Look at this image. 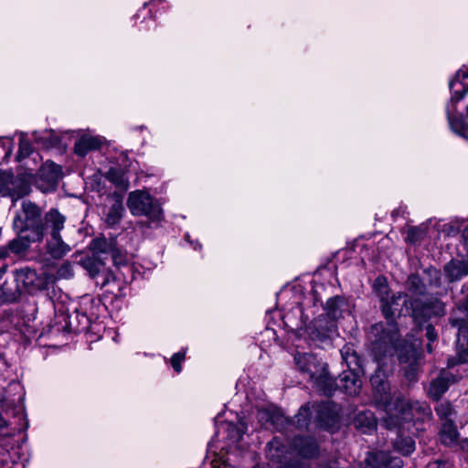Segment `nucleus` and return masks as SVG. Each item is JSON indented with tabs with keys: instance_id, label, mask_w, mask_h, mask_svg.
Listing matches in <instances>:
<instances>
[{
	"instance_id": "obj_23",
	"label": "nucleus",
	"mask_w": 468,
	"mask_h": 468,
	"mask_svg": "<svg viewBox=\"0 0 468 468\" xmlns=\"http://www.w3.org/2000/svg\"><path fill=\"white\" fill-rule=\"evenodd\" d=\"M259 420L261 421H264L262 425L265 428L273 427L276 430H280V425H283L286 419L279 412L273 411L270 412L269 410H261L258 414Z\"/></svg>"
},
{
	"instance_id": "obj_20",
	"label": "nucleus",
	"mask_w": 468,
	"mask_h": 468,
	"mask_svg": "<svg viewBox=\"0 0 468 468\" xmlns=\"http://www.w3.org/2000/svg\"><path fill=\"white\" fill-rule=\"evenodd\" d=\"M348 310V304L343 297H334L327 300L325 303V311L327 315L336 320L343 315V314Z\"/></svg>"
},
{
	"instance_id": "obj_13",
	"label": "nucleus",
	"mask_w": 468,
	"mask_h": 468,
	"mask_svg": "<svg viewBox=\"0 0 468 468\" xmlns=\"http://www.w3.org/2000/svg\"><path fill=\"white\" fill-rule=\"evenodd\" d=\"M444 274L449 282L460 281L468 275V258L452 260L444 266Z\"/></svg>"
},
{
	"instance_id": "obj_11",
	"label": "nucleus",
	"mask_w": 468,
	"mask_h": 468,
	"mask_svg": "<svg viewBox=\"0 0 468 468\" xmlns=\"http://www.w3.org/2000/svg\"><path fill=\"white\" fill-rule=\"evenodd\" d=\"M92 248L97 253L111 255L115 264H122L124 261L123 255L117 248L114 239L98 238L93 240Z\"/></svg>"
},
{
	"instance_id": "obj_34",
	"label": "nucleus",
	"mask_w": 468,
	"mask_h": 468,
	"mask_svg": "<svg viewBox=\"0 0 468 468\" xmlns=\"http://www.w3.org/2000/svg\"><path fill=\"white\" fill-rule=\"evenodd\" d=\"M12 139L0 137V159L9 158L12 153Z\"/></svg>"
},
{
	"instance_id": "obj_42",
	"label": "nucleus",
	"mask_w": 468,
	"mask_h": 468,
	"mask_svg": "<svg viewBox=\"0 0 468 468\" xmlns=\"http://www.w3.org/2000/svg\"><path fill=\"white\" fill-rule=\"evenodd\" d=\"M114 282H115V277L111 273H107L104 277L101 286L102 287L111 286L112 283H114Z\"/></svg>"
},
{
	"instance_id": "obj_21",
	"label": "nucleus",
	"mask_w": 468,
	"mask_h": 468,
	"mask_svg": "<svg viewBox=\"0 0 468 468\" xmlns=\"http://www.w3.org/2000/svg\"><path fill=\"white\" fill-rule=\"evenodd\" d=\"M293 444L303 457L312 458L318 453V445L312 438L298 437L294 440Z\"/></svg>"
},
{
	"instance_id": "obj_33",
	"label": "nucleus",
	"mask_w": 468,
	"mask_h": 468,
	"mask_svg": "<svg viewBox=\"0 0 468 468\" xmlns=\"http://www.w3.org/2000/svg\"><path fill=\"white\" fill-rule=\"evenodd\" d=\"M435 411L443 422L446 421L447 420H452L451 417L453 414L452 407L447 401L440 403L435 408Z\"/></svg>"
},
{
	"instance_id": "obj_5",
	"label": "nucleus",
	"mask_w": 468,
	"mask_h": 468,
	"mask_svg": "<svg viewBox=\"0 0 468 468\" xmlns=\"http://www.w3.org/2000/svg\"><path fill=\"white\" fill-rule=\"evenodd\" d=\"M127 207L133 216H145L154 221L163 218V210L158 202L144 190L131 192L127 198Z\"/></svg>"
},
{
	"instance_id": "obj_7",
	"label": "nucleus",
	"mask_w": 468,
	"mask_h": 468,
	"mask_svg": "<svg viewBox=\"0 0 468 468\" xmlns=\"http://www.w3.org/2000/svg\"><path fill=\"white\" fill-rule=\"evenodd\" d=\"M42 222L39 207L30 201H23L22 209L14 218V228L20 232L32 230L34 236Z\"/></svg>"
},
{
	"instance_id": "obj_26",
	"label": "nucleus",
	"mask_w": 468,
	"mask_h": 468,
	"mask_svg": "<svg viewBox=\"0 0 468 468\" xmlns=\"http://www.w3.org/2000/svg\"><path fill=\"white\" fill-rule=\"evenodd\" d=\"M105 177L118 187L127 188L129 186L128 178L121 168L111 167L106 172Z\"/></svg>"
},
{
	"instance_id": "obj_52",
	"label": "nucleus",
	"mask_w": 468,
	"mask_h": 468,
	"mask_svg": "<svg viewBox=\"0 0 468 468\" xmlns=\"http://www.w3.org/2000/svg\"><path fill=\"white\" fill-rule=\"evenodd\" d=\"M431 271H433L435 275L438 274V271L436 270H432Z\"/></svg>"
},
{
	"instance_id": "obj_53",
	"label": "nucleus",
	"mask_w": 468,
	"mask_h": 468,
	"mask_svg": "<svg viewBox=\"0 0 468 468\" xmlns=\"http://www.w3.org/2000/svg\"><path fill=\"white\" fill-rule=\"evenodd\" d=\"M108 291H109V292H112V293L114 292V291H113L112 289H111V288H110V289H108Z\"/></svg>"
},
{
	"instance_id": "obj_3",
	"label": "nucleus",
	"mask_w": 468,
	"mask_h": 468,
	"mask_svg": "<svg viewBox=\"0 0 468 468\" xmlns=\"http://www.w3.org/2000/svg\"><path fill=\"white\" fill-rule=\"evenodd\" d=\"M294 360L299 370L306 374L320 391L326 396L335 391V379L328 375L325 363L307 353H298Z\"/></svg>"
},
{
	"instance_id": "obj_43",
	"label": "nucleus",
	"mask_w": 468,
	"mask_h": 468,
	"mask_svg": "<svg viewBox=\"0 0 468 468\" xmlns=\"http://www.w3.org/2000/svg\"><path fill=\"white\" fill-rule=\"evenodd\" d=\"M461 309L466 313V315L468 317V295L465 297L464 301L463 302V303L461 305Z\"/></svg>"
},
{
	"instance_id": "obj_4",
	"label": "nucleus",
	"mask_w": 468,
	"mask_h": 468,
	"mask_svg": "<svg viewBox=\"0 0 468 468\" xmlns=\"http://www.w3.org/2000/svg\"><path fill=\"white\" fill-rule=\"evenodd\" d=\"M468 79V68L457 71L454 79L450 81L452 97L446 106V112L451 129L462 137L468 139V122L463 123V117H455L456 103L463 99L468 92V86L465 87L462 81Z\"/></svg>"
},
{
	"instance_id": "obj_40",
	"label": "nucleus",
	"mask_w": 468,
	"mask_h": 468,
	"mask_svg": "<svg viewBox=\"0 0 468 468\" xmlns=\"http://www.w3.org/2000/svg\"><path fill=\"white\" fill-rule=\"evenodd\" d=\"M427 468H454L452 463L450 462H434L429 463Z\"/></svg>"
},
{
	"instance_id": "obj_19",
	"label": "nucleus",
	"mask_w": 468,
	"mask_h": 468,
	"mask_svg": "<svg viewBox=\"0 0 468 468\" xmlns=\"http://www.w3.org/2000/svg\"><path fill=\"white\" fill-rule=\"evenodd\" d=\"M31 242H34L32 236H19L10 240L5 246L0 247V250H5L7 259L11 253L15 255L24 254L29 249Z\"/></svg>"
},
{
	"instance_id": "obj_16",
	"label": "nucleus",
	"mask_w": 468,
	"mask_h": 468,
	"mask_svg": "<svg viewBox=\"0 0 468 468\" xmlns=\"http://www.w3.org/2000/svg\"><path fill=\"white\" fill-rule=\"evenodd\" d=\"M102 144V139L98 136L85 134L74 144V153L80 157L86 156L90 152L98 150Z\"/></svg>"
},
{
	"instance_id": "obj_10",
	"label": "nucleus",
	"mask_w": 468,
	"mask_h": 468,
	"mask_svg": "<svg viewBox=\"0 0 468 468\" xmlns=\"http://www.w3.org/2000/svg\"><path fill=\"white\" fill-rule=\"evenodd\" d=\"M61 176V168L53 162L47 161L39 170L37 187L42 192L53 190Z\"/></svg>"
},
{
	"instance_id": "obj_41",
	"label": "nucleus",
	"mask_w": 468,
	"mask_h": 468,
	"mask_svg": "<svg viewBox=\"0 0 468 468\" xmlns=\"http://www.w3.org/2000/svg\"><path fill=\"white\" fill-rule=\"evenodd\" d=\"M426 336L430 342H433L436 339L437 335L435 333L433 326L428 325L426 327Z\"/></svg>"
},
{
	"instance_id": "obj_27",
	"label": "nucleus",
	"mask_w": 468,
	"mask_h": 468,
	"mask_svg": "<svg viewBox=\"0 0 468 468\" xmlns=\"http://www.w3.org/2000/svg\"><path fill=\"white\" fill-rule=\"evenodd\" d=\"M20 297L19 290L8 282L0 285V304L13 303Z\"/></svg>"
},
{
	"instance_id": "obj_54",
	"label": "nucleus",
	"mask_w": 468,
	"mask_h": 468,
	"mask_svg": "<svg viewBox=\"0 0 468 468\" xmlns=\"http://www.w3.org/2000/svg\"><path fill=\"white\" fill-rule=\"evenodd\" d=\"M35 139L37 142H39V140H40L38 137H36Z\"/></svg>"
},
{
	"instance_id": "obj_48",
	"label": "nucleus",
	"mask_w": 468,
	"mask_h": 468,
	"mask_svg": "<svg viewBox=\"0 0 468 468\" xmlns=\"http://www.w3.org/2000/svg\"><path fill=\"white\" fill-rule=\"evenodd\" d=\"M431 342L429 341V344L427 345V349L429 352H431L432 351V348H431Z\"/></svg>"
},
{
	"instance_id": "obj_17",
	"label": "nucleus",
	"mask_w": 468,
	"mask_h": 468,
	"mask_svg": "<svg viewBox=\"0 0 468 468\" xmlns=\"http://www.w3.org/2000/svg\"><path fill=\"white\" fill-rule=\"evenodd\" d=\"M45 238L47 252L53 259H61L71 250V247L62 239L61 235Z\"/></svg>"
},
{
	"instance_id": "obj_29",
	"label": "nucleus",
	"mask_w": 468,
	"mask_h": 468,
	"mask_svg": "<svg viewBox=\"0 0 468 468\" xmlns=\"http://www.w3.org/2000/svg\"><path fill=\"white\" fill-rule=\"evenodd\" d=\"M82 265L90 276L95 277L101 271L103 263L98 257L90 256L82 260Z\"/></svg>"
},
{
	"instance_id": "obj_55",
	"label": "nucleus",
	"mask_w": 468,
	"mask_h": 468,
	"mask_svg": "<svg viewBox=\"0 0 468 468\" xmlns=\"http://www.w3.org/2000/svg\"><path fill=\"white\" fill-rule=\"evenodd\" d=\"M273 444H274V441L271 442V443H270L271 447H272V446H273Z\"/></svg>"
},
{
	"instance_id": "obj_47",
	"label": "nucleus",
	"mask_w": 468,
	"mask_h": 468,
	"mask_svg": "<svg viewBox=\"0 0 468 468\" xmlns=\"http://www.w3.org/2000/svg\"><path fill=\"white\" fill-rule=\"evenodd\" d=\"M463 237L464 239H468V228L463 230Z\"/></svg>"
},
{
	"instance_id": "obj_25",
	"label": "nucleus",
	"mask_w": 468,
	"mask_h": 468,
	"mask_svg": "<svg viewBox=\"0 0 468 468\" xmlns=\"http://www.w3.org/2000/svg\"><path fill=\"white\" fill-rule=\"evenodd\" d=\"M355 425L363 432L374 430L377 426L376 419L370 411L360 412L355 419Z\"/></svg>"
},
{
	"instance_id": "obj_15",
	"label": "nucleus",
	"mask_w": 468,
	"mask_h": 468,
	"mask_svg": "<svg viewBox=\"0 0 468 468\" xmlns=\"http://www.w3.org/2000/svg\"><path fill=\"white\" fill-rule=\"evenodd\" d=\"M372 468H401L402 461L398 457H391L388 452H378L367 458Z\"/></svg>"
},
{
	"instance_id": "obj_39",
	"label": "nucleus",
	"mask_w": 468,
	"mask_h": 468,
	"mask_svg": "<svg viewBox=\"0 0 468 468\" xmlns=\"http://www.w3.org/2000/svg\"><path fill=\"white\" fill-rule=\"evenodd\" d=\"M6 252L4 250H0V280L6 273L8 265L5 263Z\"/></svg>"
},
{
	"instance_id": "obj_45",
	"label": "nucleus",
	"mask_w": 468,
	"mask_h": 468,
	"mask_svg": "<svg viewBox=\"0 0 468 468\" xmlns=\"http://www.w3.org/2000/svg\"><path fill=\"white\" fill-rule=\"evenodd\" d=\"M461 447L463 452L468 453V439H465L461 442Z\"/></svg>"
},
{
	"instance_id": "obj_37",
	"label": "nucleus",
	"mask_w": 468,
	"mask_h": 468,
	"mask_svg": "<svg viewBox=\"0 0 468 468\" xmlns=\"http://www.w3.org/2000/svg\"><path fill=\"white\" fill-rule=\"evenodd\" d=\"M468 362V350L463 349L458 352L455 357L448 360V367H452L457 364H463Z\"/></svg>"
},
{
	"instance_id": "obj_1",
	"label": "nucleus",
	"mask_w": 468,
	"mask_h": 468,
	"mask_svg": "<svg viewBox=\"0 0 468 468\" xmlns=\"http://www.w3.org/2000/svg\"><path fill=\"white\" fill-rule=\"evenodd\" d=\"M370 381L375 390L376 401L383 404L386 411L381 425L388 430L398 429V436L393 442L394 448L404 455L410 454L415 450V441L405 433L415 434L424 430V422L430 421L431 416L430 407L425 403H410L405 399H399L395 402L389 401L388 385L381 378L380 370L371 377Z\"/></svg>"
},
{
	"instance_id": "obj_6",
	"label": "nucleus",
	"mask_w": 468,
	"mask_h": 468,
	"mask_svg": "<svg viewBox=\"0 0 468 468\" xmlns=\"http://www.w3.org/2000/svg\"><path fill=\"white\" fill-rule=\"evenodd\" d=\"M31 176H15L12 172L0 171V195L9 197L14 202L30 192Z\"/></svg>"
},
{
	"instance_id": "obj_14",
	"label": "nucleus",
	"mask_w": 468,
	"mask_h": 468,
	"mask_svg": "<svg viewBox=\"0 0 468 468\" xmlns=\"http://www.w3.org/2000/svg\"><path fill=\"white\" fill-rule=\"evenodd\" d=\"M312 409L317 413L320 425L326 429L332 428L338 421L337 411L332 408L329 402L313 405Z\"/></svg>"
},
{
	"instance_id": "obj_49",
	"label": "nucleus",
	"mask_w": 468,
	"mask_h": 468,
	"mask_svg": "<svg viewBox=\"0 0 468 468\" xmlns=\"http://www.w3.org/2000/svg\"><path fill=\"white\" fill-rule=\"evenodd\" d=\"M379 328H382V326H381V325H376V326L374 327V330H376L377 332H378Z\"/></svg>"
},
{
	"instance_id": "obj_8",
	"label": "nucleus",
	"mask_w": 468,
	"mask_h": 468,
	"mask_svg": "<svg viewBox=\"0 0 468 468\" xmlns=\"http://www.w3.org/2000/svg\"><path fill=\"white\" fill-rule=\"evenodd\" d=\"M16 287L19 290L20 295L23 292L33 294L42 291L46 287L45 279L29 267H23L13 271Z\"/></svg>"
},
{
	"instance_id": "obj_44",
	"label": "nucleus",
	"mask_w": 468,
	"mask_h": 468,
	"mask_svg": "<svg viewBox=\"0 0 468 468\" xmlns=\"http://www.w3.org/2000/svg\"><path fill=\"white\" fill-rule=\"evenodd\" d=\"M452 324L453 326H457L459 328V334H461L463 328V322L458 319H455L452 321Z\"/></svg>"
},
{
	"instance_id": "obj_32",
	"label": "nucleus",
	"mask_w": 468,
	"mask_h": 468,
	"mask_svg": "<svg viewBox=\"0 0 468 468\" xmlns=\"http://www.w3.org/2000/svg\"><path fill=\"white\" fill-rule=\"evenodd\" d=\"M27 134L24 132L19 133V149L16 159L21 161L23 158H26L32 152V147L30 143L27 139Z\"/></svg>"
},
{
	"instance_id": "obj_2",
	"label": "nucleus",
	"mask_w": 468,
	"mask_h": 468,
	"mask_svg": "<svg viewBox=\"0 0 468 468\" xmlns=\"http://www.w3.org/2000/svg\"><path fill=\"white\" fill-rule=\"evenodd\" d=\"M373 288L379 298L382 313L388 321V326L390 327L387 334L384 332L385 335L380 337V340L384 344H389L398 352V357L400 362L406 363L415 360L418 354L415 346L413 344L406 346L405 352L403 349H400L397 345L398 337L396 327L391 324L392 318L395 316L396 313L402 312V309H399L400 302H402L408 309L407 294L399 292L397 294L390 295L387 280L382 276H378L374 281Z\"/></svg>"
},
{
	"instance_id": "obj_12",
	"label": "nucleus",
	"mask_w": 468,
	"mask_h": 468,
	"mask_svg": "<svg viewBox=\"0 0 468 468\" xmlns=\"http://www.w3.org/2000/svg\"><path fill=\"white\" fill-rule=\"evenodd\" d=\"M362 375L363 374L356 373V371H343V373L339 375V384L335 382V388L339 387L350 396L356 395L359 393L362 387V381L360 379Z\"/></svg>"
},
{
	"instance_id": "obj_46",
	"label": "nucleus",
	"mask_w": 468,
	"mask_h": 468,
	"mask_svg": "<svg viewBox=\"0 0 468 468\" xmlns=\"http://www.w3.org/2000/svg\"><path fill=\"white\" fill-rule=\"evenodd\" d=\"M7 427V421L0 415V430Z\"/></svg>"
},
{
	"instance_id": "obj_31",
	"label": "nucleus",
	"mask_w": 468,
	"mask_h": 468,
	"mask_svg": "<svg viewBox=\"0 0 468 468\" xmlns=\"http://www.w3.org/2000/svg\"><path fill=\"white\" fill-rule=\"evenodd\" d=\"M310 406L305 405L303 406L300 410L298 414L295 416L293 422L297 425L299 429H303L308 427L310 423Z\"/></svg>"
},
{
	"instance_id": "obj_9",
	"label": "nucleus",
	"mask_w": 468,
	"mask_h": 468,
	"mask_svg": "<svg viewBox=\"0 0 468 468\" xmlns=\"http://www.w3.org/2000/svg\"><path fill=\"white\" fill-rule=\"evenodd\" d=\"M66 217L57 209H50L46 213L40 227L36 234L32 236L33 241H42L45 237L60 235L64 229Z\"/></svg>"
},
{
	"instance_id": "obj_22",
	"label": "nucleus",
	"mask_w": 468,
	"mask_h": 468,
	"mask_svg": "<svg viewBox=\"0 0 468 468\" xmlns=\"http://www.w3.org/2000/svg\"><path fill=\"white\" fill-rule=\"evenodd\" d=\"M341 354L342 358L348 368L346 371H356V373L364 375L362 360L350 346H345L342 349Z\"/></svg>"
},
{
	"instance_id": "obj_36",
	"label": "nucleus",
	"mask_w": 468,
	"mask_h": 468,
	"mask_svg": "<svg viewBox=\"0 0 468 468\" xmlns=\"http://www.w3.org/2000/svg\"><path fill=\"white\" fill-rule=\"evenodd\" d=\"M73 275V267L69 262H64L57 271V276L59 279H70Z\"/></svg>"
},
{
	"instance_id": "obj_30",
	"label": "nucleus",
	"mask_w": 468,
	"mask_h": 468,
	"mask_svg": "<svg viewBox=\"0 0 468 468\" xmlns=\"http://www.w3.org/2000/svg\"><path fill=\"white\" fill-rule=\"evenodd\" d=\"M228 437L232 442H238L243 436L246 426L243 422L239 424L226 423Z\"/></svg>"
},
{
	"instance_id": "obj_24",
	"label": "nucleus",
	"mask_w": 468,
	"mask_h": 468,
	"mask_svg": "<svg viewBox=\"0 0 468 468\" xmlns=\"http://www.w3.org/2000/svg\"><path fill=\"white\" fill-rule=\"evenodd\" d=\"M441 440L445 445H453L457 442L459 433L452 420H447L442 423L440 432Z\"/></svg>"
},
{
	"instance_id": "obj_28",
	"label": "nucleus",
	"mask_w": 468,
	"mask_h": 468,
	"mask_svg": "<svg viewBox=\"0 0 468 468\" xmlns=\"http://www.w3.org/2000/svg\"><path fill=\"white\" fill-rule=\"evenodd\" d=\"M123 212V207L122 201L115 200L114 203L109 208L105 221L108 225L113 226L120 222Z\"/></svg>"
},
{
	"instance_id": "obj_51",
	"label": "nucleus",
	"mask_w": 468,
	"mask_h": 468,
	"mask_svg": "<svg viewBox=\"0 0 468 468\" xmlns=\"http://www.w3.org/2000/svg\"><path fill=\"white\" fill-rule=\"evenodd\" d=\"M439 304H440L441 311L443 313V306L441 303H439Z\"/></svg>"
},
{
	"instance_id": "obj_35",
	"label": "nucleus",
	"mask_w": 468,
	"mask_h": 468,
	"mask_svg": "<svg viewBox=\"0 0 468 468\" xmlns=\"http://www.w3.org/2000/svg\"><path fill=\"white\" fill-rule=\"evenodd\" d=\"M424 229L421 227H411L408 229L406 239L411 243L420 240L424 237Z\"/></svg>"
},
{
	"instance_id": "obj_18",
	"label": "nucleus",
	"mask_w": 468,
	"mask_h": 468,
	"mask_svg": "<svg viewBox=\"0 0 468 468\" xmlns=\"http://www.w3.org/2000/svg\"><path fill=\"white\" fill-rule=\"evenodd\" d=\"M455 381H456V379L452 375L446 374L444 372L441 373V375L439 378H437L431 383L429 391H428L429 396L435 400L440 399V398L448 389L449 383L450 382L453 383Z\"/></svg>"
},
{
	"instance_id": "obj_38",
	"label": "nucleus",
	"mask_w": 468,
	"mask_h": 468,
	"mask_svg": "<svg viewBox=\"0 0 468 468\" xmlns=\"http://www.w3.org/2000/svg\"><path fill=\"white\" fill-rule=\"evenodd\" d=\"M186 357V352H178L173 355L171 357V365L175 371L177 373L181 372V363L185 360Z\"/></svg>"
},
{
	"instance_id": "obj_50",
	"label": "nucleus",
	"mask_w": 468,
	"mask_h": 468,
	"mask_svg": "<svg viewBox=\"0 0 468 468\" xmlns=\"http://www.w3.org/2000/svg\"><path fill=\"white\" fill-rule=\"evenodd\" d=\"M435 285H436V286H439V285H440V282H439V280H436V282H435Z\"/></svg>"
}]
</instances>
